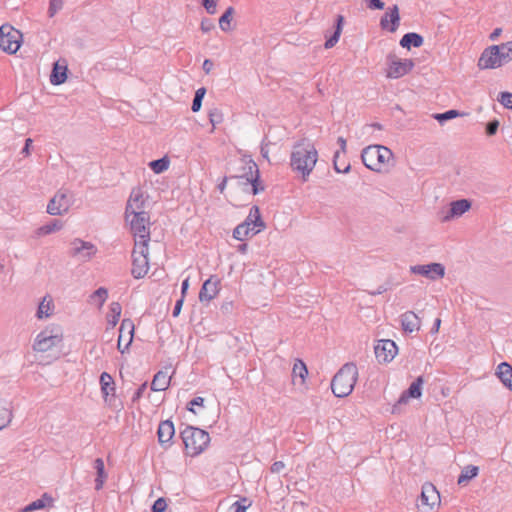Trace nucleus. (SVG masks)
Here are the masks:
<instances>
[{
  "mask_svg": "<svg viewBox=\"0 0 512 512\" xmlns=\"http://www.w3.org/2000/svg\"><path fill=\"white\" fill-rule=\"evenodd\" d=\"M318 159V152L314 145L307 140H301L293 146L290 158L292 169L301 174L302 180H308Z\"/></svg>",
  "mask_w": 512,
  "mask_h": 512,
  "instance_id": "1",
  "label": "nucleus"
},
{
  "mask_svg": "<svg viewBox=\"0 0 512 512\" xmlns=\"http://www.w3.org/2000/svg\"><path fill=\"white\" fill-rule=\"evenodd\" d=\"M357 377V366L354 363L344 364L331 381L333 394L339 398L350 395L354 389Z\"/></svg>",
  "mask_w": 512,
  "mask_h": 512,
  "instance_id": "2",
  "label": "nucleus"
},
{
  "mask_svg": "<svg viewBox=\"0 0 512 512\" xmlns=\"http://www.w3.org/2000/svg\"><path fill=\"white\" fill-rule=\"evenodd\" d=\"M393 158L392 151L382 145H370L362 150L363 164L370 170L380 172L383 166Z\"/></svg>",
  "mask_w": 512,
  "mask_h": 512,
  "instance_id": "3",
  "label": "nucleus"
},
{
  "mask_svg": "<svg viewBox=\"0 0 512 512\" xmlns=\"http://www.w3.org/2000/svg\"><path fill=\"white\" fill-rule=\"evenodd\" d=\"M181 438L187 453L191 456L200 454L210 442V436L206 431L193 426H187L181 432Z\"/></svg>",
  "mask_w": 512,
  "mask_h": 512,
  "instance_id": "4",
  "label": "nucleus"
},
{
  "mask_svg": "<svg viewBox=\"0 0 512 512\" xmlns=\"http://www.w3.org/2000/svg\"><path fill=\"white\" fill-rule=\"evenodd\" d=\"M130 231L135 238V245H148L150 241V215L148 212L131 214L129 220Z\"/></svg>",
  "mask_w": 512,
  "mask_h": 512,
  "instance_id": "5",
  "label": "nucleus"
},
{
  "mask_svg": "<svg viewBox=\"0 0 512 512\" xmlns=\"http://www.w3.org/2000/svg\"><path fill=\"white\" fill-rule=\"evenodd\" d=\"M62 341V328L55 325L48 326L36 336L33 350L36 352H47L53 347L61 345Z\"/></svg>",
  "mask_w": 512,
  "mask_h": 512,
  "instance_id": "6",
  "label": "nucleus"
},
{
  "mask_svg": "<svg viewBox=\"0 0 512 512\" xmlns=\"http://www.w3.org/2000/svg\"><path fill=\"white\" fill-rule=\"evenodd\" d=\"M97 253V247L89 241L75 238L69 244L68 255L77 263L90 261Z\"/></svg>",
  "mask_w": 512,
  "mask_h": 512,
  "instance_id": "7",
  "label": "nucleus"
},
{
  "mask_svg": "<svg viewBox=\"0 0 512 512\" xmlns=\"http://www.w3.org/2000/svg\"><path fill=\"white\" fill-rule=\"evenodd\" d=\"M22 34L9 24L0 27V48L9 54L18 51L21 45Z\"/></svg>",
  "mask_w": 512,
  "mask_h": 512,
  "instance_id": "8",
  "label": "nucleus"
},
{
  "mask_svg": "<svg viewBox=\"0 0 512 512\" xmlns=\"http://www.w3.org/2000/svg\"><path fill=\"white\" fill-rule=\"evenodd\" d=\"M132 269L131 274L134 278H143L149 269L148 263V245H134L132 252Z\"/></svg>",
  "mask_w": 512,
  "mask_h": 512,
  "instance_id": "9",
  "label": "nucleus"
},
{
  "mask_svg": "<svg viewBox=\"0 0 512 512\" xmlns=\"http://www.w3.org/2000/svg\"><path fill=\"white\" fill-rule=\"evenodd\" d=\"M245 174L242 176H232L231 178H236L241 180V183L244 185L250 184L252 186V193L254 195L264 190V186L260 183V175L257 164L250 160L245 168Z\"/></svg>",
  "mask_w": 512,
  "mask_h": 512,
  "instance_id": "10",
  "label": "nucleus"
},
{
  "mask_svg": "<svg viewBox=\"0 0 512 512\" xmlns=\"http://www.w3.org/2000/svg\"><path fill=\"white\" fill-rule=\"evenodd\" d=\"M389 69L387 77L400 78L408 74L414 67V62L411 59H399L395 55L390 54L387 58Z\"/></svg>",
  "mask_w": 512,
  "mask_h": 512,
  "instance_id": "11",
  "label": "nucleus"
},
{
  "mask_svg": "<svg viewBox=\"0 0 512 512\" xmlns=\"http://www.w3.org/2000/svg\"><path fill=\"white\" fill-rule=\"evenodd\" d=\"M398 348L393 340L382 339L374 347L376 359L379 363L391 362L396 356Z\"/></svg>",
  "mask_w": 512,
  "mask_h": 512,
  "instance_id": "12",
  "label": "nucleus"
},
{
  "mask_svg": "<svg viewBox=\"0 0 512 512\" xmlns=\"http://www.w3.org/2000/svg\"><path fill=\"white\" fill-rule=\"evenodd\" d=\"M504 65L499 54V48L496 45L486 48L479 60L478 67L480 69H494Z\"/></svg>",
  "mask_w": 512,
  "mask_h": 512,
  "instance_id": "13",
  "label": "nucleus"
},
{
  "mask_svg": "<svg viewBox=\"0 0 512 512\" xmlns=\"http://www.w3.org/2000/svg\"><path fill=\"white\" fill-rule=\"evenodd\" d=\"M133 334H134L133 322L130 319L122 320L120 328H119V337H118V343H117V348L122 354L125 353L129 349V347L133 341Z\"/></svg>",
  "mask_w": 512,
  "mask_h": 512,
  "instance_id": "14",
  "label": "nucleus"
},
{
  "mask_svg": "<svg viewBox=\"0 0 512 512\" xmlns=\"http://www.w3.org/2000/svg\"><path fill=\"white\" fill-rule=\"evenodd\" d=\"M144 205L145 200L142 190L140 188H134L126 204L125 219L129 220L131 214L146 212Z\"/></svg>",
  "mask_w": 512,
  "mask_h": 512,
  "instance_id": "15",
  "label": "nucleus"
},
{
  "mask_svg": "<svg viewBox=\"0 0 512 512\" xmlns=\"http://www.w3.org/2000/svg\"><path fill=\"white\" fill-rule=\"evenodd\" d=\"M411 272L430 280L442 278L445 275V267L440 263H431L428 265H415L411 266Z\"/></svg>",
  "mask_w": 512,
  "mask_h": 512,
  "instance_id": "16",
  "label": "nucleus"
},
{
  "mask_svg": "<svg viewBox=\"0 0 512 512\" xmlns=\"http://www.w3.org/2000/svg\"><path fill=\"white\" fill-rule=\"evenodd\" d=\"M400 24L399 8L397 5L389 7L387 12L380 19V27L394 33Z\"/></svg>",
  "mask_w": 512,
  "mask_h": 512,
  "instance_id": "17",
  "label": "nucleus"
},
{
  "mask_svg": "<svg viewBox=\"0 0 512 512\" xmlns=\"http://www.w3.org/2000/svg\"><path fill=\"white\" fill-rule=\"evenodd\" d=\"M175 435L174 424L170 420L160 422L157 430L158 442L164 448L168 449L172 445V439Z\"/></svg>",
  "mask_w": 512,
  "mask_h": 512,
  "instance_id": "18",
  "label": "nucleus"
},
{
  "mask_svg": "<svg viewBox=\"0 0 512 512\" xmlns=\"http://www.w3.org/2000/svg\"><path fill=\"white\" fill-rule=\"evenodd\" d=\"M220 280L216 276H211L207 279L199 292L200 302H209L214 299L219 293Z\"/></svg>",
  "mask_w": 512,
  "mask_h": 512,
  "instance_id": "19",
  "label": "nucleus"
},
{
  "mask_svg": "<svg viewBox=\"0 0 512 512\" xmlns=\"http://www.w3.org/2000/svg\"><path fill=\"white\" fill-rule=\"evenodd\" d=\"M471 208V202L467 199H459L450 203V208L445 215L442 216L441 221L447 222L453 218L462 216Z\"/></svg>",
  "mask_w": 512,
  "mask_h": 512,
  "instance_id": "20",
  "label": "nucleus"
},
{
  "mask_svg": "<svg viewBox=\"0 0 512 512\" xmlns=\"http://www.w3.org/2000/svg\"><path fill=\"white\" fill-rule=\"evenodd\" d=\"M440 503V494L431 483H425L422 486L421 504L433 508Z\"/></svg>",
  "mask_w": 512,
  "mask_h": 512,
  "instance_id": "21",
  "label": "nucleus"
},
{
  "mask_svg": "<svg viewBox=\"0 0 512 512\" xmlns=\"http://www.w3.org/2000/svg\"><path fill=\"white\" fill-rule=\"evenodd\" d=\"M424 383V379L422 376H419L411 383L409 388L402 393L397 404H406L409 398H419L422 395V385Z\"/></svg>",
  "mask_w": 512,
  "mask_h": 512,
  "instance_id": "22",
  "label": "nucleus"
},
{
  "mask_svg": "<svg viewBox=\"0 0 512 512\" xmlns=\"http://www.w3.org/2000/svg\"><path fill=\"white\" fill-rule=\"evenodd\" d=\"M55 305L51 295H45L38 304L35 317L38 320H43L51 317L54 314Z\"/></svg>",
  "mask_w": 512,
  "mask_h": 512,
  "instance_id": "23",
  "label": "nucleus"
},
{
  "mask_svg": "<svg viewBox=\"0 0 512 512\" xmlns=\"http://www.w3.org/2000/svg\"><path fill=\"white\" fill-rule=\"evenodd\" d=\"M495 375L509 391H512V365L508 362H501L495 370Z\"/></svg>",
  "mask_w": 512,
  "mask_h": 512,
  "instance_id": "24",
  "label": "nucleus"
},
{
  "mask_svg": "<svg viewBox=\"0 0 512 512\" xmlns=\"http://www.w3.org/2000/svg\"><path fill=\"white\" fill-rule=\"evenodd\" d=\"M401 325L405 332L412 333L420 329L421 320L414 312L407 311L401 315Z\"/></svg>",
  "mask_w": 512,
  "mask_h": 512,
  "instance_id": "25",
  "label": "nucleus"
},
{
  "mask_svg": "<svg viewBox=\"0 0 512 512\" xmlns=\"http://www.w3.org/2000/svg\"><path fill=\"white\" fill-rule=\"evenodd\" d=\"M54 499L48 493H44L41 498L31 502L25 507L21 508L18 512H34L45 508L52 507Z\"/></svg>",
  "mask_w": 512,
  "mask_h": 512,
  "instance_id": "26",
  "label": "nucleus"
},
{
  "mask_svg": "<svg viewBox=\"0 0 512 512\" xmlns=\"http://www.w3.org/2000/svg\"><path fill=\"white\" fill-rule=\"evenodd\" d=\"M337 143L340 147L339 150H337L335 153H334V156H333V167H334V170L337 172V173H348L351 169V166L350 164H347L345 165L343 168H340L339 166V161H340V154L343 153L345 154L346 153V147H347V142H346V139L344 137H338L337 139Z\"/></svg>",
  "mask_w": 512,
  "mask_h": 512,
  "instance_id": "27",
  "label": "nucleus"
},
{
  "mask_svg": "<svg viewBox=\"0 0 512 512\" xmlns=\"http://www.w3.org/2000/svg\"><path fill=\"white\" fill-rule=\"evenodd\" d=\"M423 37L415 32H409L403 35L400 40V45L403 48L410 49L411 47H421L423 45Z\"/></svg>",
  "mask_w": 512,
  "mask_h": 512,
  "instance_id": "28",
  "label": "nucleus"
},
{
  "mask_svg": "<svg viewBox=\"0 0 512 512\" xmlns=\"http://www.w3.org/2000/svg\"><path fill=\"white\" fill-rule=\"evenodd\" d=\"M101 392L104 400L107 401L109 395H113L115 392V382L110 374L103 372L100 375Z\"/></svg>",
  "mask_w": 512,
  "mask_h": 512,
  "instance_id": "29",
  "label": "nucleus"
},
{
  "mask_svg": "<svg viewBox=\"0 0 512 512\" xmlns=\"http://www.w3.org/2000/svg\"><path fill=\"white\" fill-rule=\"evenodd\" d=\"M171 377L168 375L167 372L159 371L155 374L152 383H151V389L153 391H164L168 388L170 384Z\"/></svg>",
  "mask_w": 512,
  "mask_h": 512,
  "instance_id": "30",
  "label": "nucleus"
},
{
  "mask_svg": "<svg viewBox=\"0 0 512 512\" xmlns=\"http://www.w3.org/2000/svg\"><path fill=\"white\" fill-rule=\"evenodd\" d=\"M344 24V17L342 15H338L336 19V27L334 33L326 40L324 47L326 49H330L336 45L339 41L342 28Z\"/></svg>",
  "mask_w": 512,
  "mask_h": 512,
  "instance_id": "31",
  "label": "nucleus"
},
{
  "mask_svg": "<svg viewBox=\"0 0 512 512\" xmlns=\"http://www.w3.org/2000/svg\"><path fill=\"white\" fill-rule=\"evenodd\" d=\"M12 420L10 403L0 398V430L5 428Z\"/></svg>",
  "mask_w": 512,
  "mask_h": 512,
  "instance_id": "32",
  "label": "nucleus"
},
{
  "mask_svg": "<svg viewBox=\"0 0 512 512\" xmlns=\"http://www.w3.org/2000/svg\"><path fill=\"white\" fill-rule=\"evenodd\" d=\"M308 375V369L302 360L297 359L292 369L293 381L296 384L297 379L299 383L303 384Z\"/></svg>",
  "mask_w": 512,
  "mask_h": 512,
  "instance_id": "33",
  "label": "nucleus"
},
{
  "mask_svg": "<svg viewBox=\"0 0 512 512\" xmlns=\"http://www.w3.org/2000/svg\"><path fill=\"white\" fill-rule=\"evenodd\" d=\"M50 82L52 85H60L64 83V65H61V60H57L53 63Z\"/></svg>",
  "mask_w": 512,
  "mask_h": 512,
  "instance_id": "34",
  "label": "nucleus"
},
{
  "mask_svg": "<svg viewBox=\"0 0 512 512\" xmlns=\"http://www.w3.org/2000/svg\"><path fill=\"white\" fill-rule=\"evenodd\" d=\"M64 201V192L59 190L47 205V212L50 215H61V205Z\"/></svg>",
  "mask_w": 512,
  "mask_h": 512,
  "instance_id": "35",
  "label": "nucleus"
},
{
  "mask_svg": "<svg viewBox=\"0 0 512 512\" xmlns=\"http://www.w3.org/2000/svg\"><path fill=\"white\" fill-rule=\"evenodd\" d=\"M479 468L474 465L465 466L462 469L461 474L458 477L457 483L459 485H466L471 479L475 478L478 475Z\"/></svg>",
  "mask_w": 512,
  "mask_h": 512,
  "instance_id": "36",
  "label": "nucleus"
},
{
  "mask_svg": "<svg viewBox=\"0 0 512 512\" xmlns=\"http://www.w3.org/2000/svg\"><path fill=\"white\" fill-rule=\"evenodd\" d=\"M244 222H248L250 226L259 227V229H263L265 227V223L261 218L258 206H253L250 209V212Z\"/></svg>",
  "mask_w": 512,
  "mask_h": 512,
  "instance_id": "37",
  "label": "nucleus"
},
{
  "mask_svg": "<svg viewBox=\"0 0 512 512\" xmlns=\"http://www.w3.org/2000/svg\"><path fill=\"white\" fill-rule=\"evenodd\" d=\"M63 227V222L60 219H53L49 223L38 228V235H48Z\"/></svg>",
  "mask_w": 512,
  "mask_h": 512,
  "instance_id": "38",
  "label": "nucleus"
},
{
  "mask_svg": "<svg viewBox=\"0 0 512 512\" xmlns=\"http://www.w3.org/2000/svg\"><path fill=\"white\" fill-rule=\"evenodd\" d=\"M94 467H95V469L97 471V478L95 480V482H96L95 488L97 490H99V489L102 488L104 480L106 478V474H105V471H104V462H103V460L101 458H97L94 461Z\"/></svg>",
  "mask_w": 512,
  "mask_h": 512,
  "instance_id": "39",
  "label": "nucleus"
},
{
  "mask_svg": "<svg viewBox=\"0 0 512 512\" xmlns=\"http://www.w3.org/2000/svg\"><path fill=\"white\" fill-rule=\"evenodd\" d=\"M235 10L233 7H228L223 15L219 19V26L222 31H230L231 30V20Z\"/></svg>",
  "mask_w": 512,
  "mask_h": 512,
  "instance_id": "40",
  "label": "nucleus"
},
{
  "mask_svg": "<svg viewBox=\"0 0 512 512\" xmlns=\"http://www.w3.org/2000/svg\"><path fill=\"white\" fill-rule=\"evenodd\" d=\"M499 48V54L503 64L512 61V41L496 45Z\"/></svg>",
  "mask_w": 512,
  "mask_h": 512,
  "instance_id": "41",
  "label": "nucleus"
},
{
  "mask_svg": "<svg viewBox=\"0 0 512 512\" xmlns=\"http://www.w3.org/2000/svg\"><path fill=\"white\" fill-rule=\"evenodd\" d=\"M170 161L167 157H163L157 160H153L149 163V167L154 173L160 174L169 168Z\"/></svg>",
  "mask_w": 512,
  "mask_h": 512,
  "instance_id": "42",
  "label": "nucleus"
},
{
  "mask_svg": "<svg viewBox=\"0 0 512 512\" xmlns=\"http://www.w3.org/2000/svg\"><path fill=\"white\" fill-rule=\"evenodd\" d=\"M122 307L119 302H112L110 304L109 320L108 322L114 327L121 316Z\"/></svg>",
  "mask_w": 512,
  "mask_h": 512,
  "instance_id": "43",
  "label": "nucleus"
},
{
  "mask_svg": "<svg viewBox=\"0 0 512 512\" xmlns=\"http://www.w3.org/2000/svg\"><path fill=\"white\" fill-rule=\"evenodd\" d=\"M108 297V291L104 287L98 288L90 296L91 302H98V306L102 307Z\"/></svg>",
  "mask_w": 512,
  "mask_h": 512,
  "instance_id": "44",
  "label": "nucleus"
},
{
  "mask_svg": "<svg viewBox=\"0 0 512 512\" xmlns=\"http://www.w3.org/2000/svg\"><path fill=\"white\" fill-rule=\"evenodd\" d=\"M205 94H206V89L204 87H201L196 90L194 99L192 102V107H191L193 112H198L201 109L202 101H203Z\"/></svg>",
  "mask_w": 512,
  "mask_h": 512,
  "instance_id": "45",
  "label": "nucleus"
},
{
  "mask_svg": "<svg viewBox=\"0 0 512 512\" xmlns=\"http://www.w3.org/2000/svg\"><path fill=\"white\" fill-rule=\"evenodd\" d=\"M208 117H209V121L210 123L212 124V129H211V132L214 131L215 127L222 123L223 121V114L221 112L220 109L218 108H213L209 111L208 113Z\"/></svg>",
  "mask_w": 512,
  "mask_h": 512,
  "instance_id": "46",
  "label": "nucleus"
},
{
  "mask_svg": "<svg viewBox=\"0 0 512 512\" xmlns=\"http://www.w3.org/2000/svg\"><path fill=\"white\" fill-rule=\"evenodd\" d=\"M459 115V112L457 110H454V109H451V110H448L444 113H438V114H435L434 115V118L439 122V123H444L445 121H448L450 119H453L455 117H457Z\"/></svg>",
  "mask_w": 512,
  "mask_h": 512,
  "instance_id": "47",
  "label": "nucleus"
},
{
  "mask_svg": "<svg viewBox=\"0 0 512 512\" xmlns=\"http://www.w3.org/2000/svg\"><path fill=\"white\" fill-rule=\"evenodd\" d=\"M64 1L63 0H50L49 8H48V16L50 18L54 17L55 14L63 8Z\"/></svg>",
  "mask_w": 512,
  "mask_h": 512,
  "instance_id": "48",
  "label": "nucleus"
},
{
  "mask_svg": "<svg viewBox=\"0 0 512 512\" xmlns=\"http://www.w3.org/2000/svg\"><path fill=\"white\" fill-rule=\"evenodd\" d=\"M247 499L242 498L239 501L234 502L231 506L229 511L230 512H246L247 508L250 504H247Z\"/></svg>",
  "mask_w": 512,
  "mask_h": 512,
  "instance_id": "49",
  "label": "nucleus"
},
{
  "mask_svg": "<svg viewBox=\"0 0 512 512\" xmlns=\"http://www.w3.org/2000/svg\"><path fill=\"white\" fill-rule=\"evenodd\" d=\"M497 100L507 109L512 110V93L501 92L498 95Z\"/></svg>",
  "mask_w": 512,
  "mask_h": 512,
  "instance_id": "50",
  "label": "nucleus"
},
{
  "mask_svg": "<svg viewBox=\"0 0 512 512\" xmlns=\"http://www.w3.org/2000/svg\"><path fill=\"white\" fill-rule=\"evenodd\" d=\"M249 236H251L250 233L241 224L237 225L233 231V237L239 241H243Z\"/></svg>",
  "mask_w": 512,
  "mask_h": 512,
  "instance_id": "51",
  "label": "nucleus"
},
{
  "mask_svg": "<svg viewBox=\"0 0 512 512\" xmlns=\"http://www.w3.org/2000/svg\"><path fill=\"white\" fill-rule=\"evenodd\" d=\"M498 128H499V121L497 119L489 121L486 124V134L488 136H493L497 133Z\"/></svg>",
  "mask_w": 512,
  "mask_h": 512,
  "instance_id": "52",
  "label": "nucleus"
},
{
  "mask_svg": "<svg viewBox=\"0 0 512 512\" xmlns=\"http://www.w3.org/2000/svg\"><path fill=\"white\" fill-rule=\"evenodd\" d=\"M167 507L166 500L164 498H158L152 505V512H164Z\"/></svg>",
  "mask_w": 512,
  "mask_h": 512,
  "instance_id": "53",
  "label": "nucleus"
},
{
  "mask_svg": "<svg viewBox=\"0 0 512 512\" xmlns=\"http://www.w3.org/2000/svg\"><path fill=\"white\" fill-rule=\"evenodd\" d=\"M218 0H202V5L206 9V11L209 14H215L216 13V7H217Z\"/></svg>",
  "mask_w": 512,
  "mask_h": 512,
  "instance_id": "54",
  "label": "nucleus"
},
{
  "mask_svg": "<svg viewBox=\"0 0 512 512\" xmlns=\"http://www.w3.org/2000/svg\"><path fill=\"white\" fill-rule=\"evenodd\" d=\"M214 27H215V25L211 19H209V18L202 19L201 25H200L202 32L207 33L209 31H211L212 29H214Z\"/></svg>",
  "mask_w": 512,
  "mask_h": 512,
  "instance_id": "55",
  "label": "nucleus"
},
{
  "mask_svg": "<svg viewBox=\"0 0 512 512\" xmlns=\"http://www.w3.org/2000/svg\"><path fill=\"white\" fill-rule=\"evenodd\" d=\"M366 3L371 10H382L385 5L382 0H366Z\"/></svg>",
  "mask_w": 512,
  "mask_h": 512,
  "instance_id": "56",
  "label": "nucleus"
},
{
  "mask_svg": "<svg viewBox=\"0 0 512 512\" xmlns=\"http://www.w3.org/2000/svg\"><path fill=\"white\" fill-rule=\"evenodd\" d=\"M204 398L202 397H195L189 402L190 407H188V410L195 413L193 406H203Z\"/></svg>",
  "mask_w": 512,
  "mask_h": 512,
  "instance_id": "57",
  "label": "nucleus"
},
{
  "mask_svg": "<svg viewBox=\"0 0 512 512\" xmlns=\"http://www.w3.org/2000/svg\"><path fill=\"white\" fill-rule=\"evenodd\" d=\"M147 388V384L146 383H143L134 393L133 397H132V400L133 401H137L139 400L142 396H143V393L145 392Z\"/></svg>",
  "mask_w": 512,
  "mask_h": 512,
  "instance_id": "58",
  "label": "nucleus"
},
{
  "mask_svg": "<svg viewBox=\"0 0 512 512\" xmlns=\"http://www.w3.org/2000/svg\"><path fill=\"white\" fill-rule=\"evenodd\" d=\"M285 468V464L282 461H276L271 465V472L272 473H280Z\"/></svg>",
  "mask_w": 512,
  "mask_h": 512,
  "instance_id": "59",
  "label": "nucleus"
},
{
  "mask_svg": "<svg viewBox=\"0 0 512 512\" xmlns=\"http://www.w3.org/2000/svg\"><path fill=\"white\" fill-rule=\"evenodd\" d=\"M221 312L223 314H230L233 311V302L232 301H226L221 305L220 308Z\"/></svg>",
  "mask_w": 512,
  "mask_h": 512,
  "instance_id": "60",
  "label": "nucleus"
},
{
  "mask_svg": "<svg viewBox=\"0 0 512 512\" xmlns=\"http://www.w3.org/2000/svg\"><path fill=\"white\" fill-rule=\"evenodd\" d=\"M183 303H184L183 297H181L179 300L176 301L173 312H172L173 317L179 316L182 306H183Z\"/></svg>",
  "mask_w": 512,
  "mask_h": 512,
  "instance_id": "61",
  "label": "nucleus"
},
{
  "mask_svg": "<svg viewBox=\"0 0 512 512\" xmlns=\"http://www.w3.org/2000/svg\"><path fill=\"white\" fill-rule=\"evenodd\" d=\"M241 225H244V229H246L251 236L256 235L259 233L262 229H259V227L250 226L248 222H242Z\"/></svg>",
  "mask_w": 512,
  "mask_h": 512,
  "instance_id": "62",
  "label": "nucleus"
},
{
  "mask_svg": "<svg viewBox=\"0 0 512 512\" xmlns=\"http://www.w3.org/2000/svg\"><path fill=\"white\" fill-rule=\"evenodd\" d=\"M31 144H32V139L27 138L25 140V145H24V147L21 150V154H23L24 156L29 155V153H30V145Z\"/></svg>",
  "mask_w": 512,
  "mask_h": 512,
  "instance_id": "63",
  "label": "nucleus"
},
{
  "mask_svg": "<svg viewBox=\"0 0 512 512\" xmlns=\"http://www.w3.org/2000/svg\"><path fill=\"white\" fill-rule=\"evenodd\" d=\"M213 66H214V64L210 59H205L203 62L202 68L205 71V73L208 74L212 70Z\"/></svg>",
  "mask_w": 512,
  "mask_h": 512,
  "instance_id": "64",
  "label": "nucleus"
}]
</instances>
